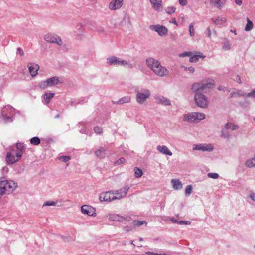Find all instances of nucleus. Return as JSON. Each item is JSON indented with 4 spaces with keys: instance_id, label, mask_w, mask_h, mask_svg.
<instances>
[{
    "instance_id": "obj_13",
    "label": "nucleus",
    "mask_w": 255,
    "mask_h": 255,
    "mask_svg": "<svg viewBox=\"0 0 255 255\" xmlns=\"http://www.w3.org/2000/svg\"><path fill=\"white\" fill-rule=\"evenodd\" d=\"M81 212L89 216L95 217L96 215V209L90 205H84L81 207Z\"/></svg>"
},
{
    "instance_id": "obj_56",
    "label": "nucleus",
    "mask_w": 255,
    "mask_h": 255,
    "mask_svg": "<svg viewBox=\"0 0 255 255\" xmlns=\"http://www.w3.org/2000/svg\"><path fill=\"white\" fill-rule=\"evenodd\" d=\"M235 80H236L237 82H238L239 83H241L240 77L238 75L237 76L236 79Z\"/></svg>"
},
{
    "instance_id": "obj_48",
    "label": "nucleus",
    "mask_w": 255,
    "mask_h": 255,
    "mask_svg": "<svg viewBox=\"0 0 255 255\" xmlns=\"http://www.w3.org/2000/svg\"><path fill=\"white\" fill-rule=\"evenodd\" d=\"M191 52H186L182 53L180 54L179 56L184 57L185 56H190L191 55Z\"/></svg>"
},
{
    "instance_id": "obj_36",
    "label": "nucleus",
    "mask_w": 255,
    "mask_h": 255,
    "mask_svg": "<svg viewBox=\"0 0 255 255\" xmlns=\"http://www.w3.org/2000/svg\"><path fill=\"white\" fill-rule=\"evenodd\" d=\"M30 143L34 145H39L40 143V139L37 137H34L31 139Z\"/></svg>"
},
{
    "instance_id": "obj_20",
    "label": "nucleus",
    "mask_w": 255,
    "mask_h": 255,
    "mask_svg": "<svg viewBox=\"0 0 255 255\" xmlns=\"http://www.w3.org/2000/svg\"><path fill=\"white\" fill-rule=\"evenodd\" d=\"M226 2V0H209V4L218 9H221Z\"/></svg>"
},
{
    "instance_id": "obj_23",
    "label": "nucleus",
    "mask_w": 255,
    "mask_h": 255,
    "mask_svg": "<svg viewBox=\"0 0 255 255\" xmlns=\"http://www.w3.org/2000/svg\"><path fill=\"white\" fill-rule=\"evenodd\" d=\"M157 150L161 153L170 156L172 155V153L170 151L168 147L166 146H160L158 145L157 146Z\"/></svg>"
},
{
    "instance_id": "obj_19",
    "label": "nucleus",
    "mask_w": 255,
    "mask_h": 255,
    "mask_svg": "<svg viewBox=\"0 0 255 255\" xmlns=\"http://www.w3.org/2000/svg\"><path fill=\"white\" fill-rule=\"evenodd\" d=\"M123 4V0H114L109 4V8L112 10L120 8Z\"/></svg>"
},
{
    "instance_id": "obj_5",
    "label": "nucleus",
    "mask_w": 255,
    "mask_h": 255,
    "mask_svg": "<svg viewBox=\"0 0 255 255\" xmlns=\"http://www.w3.org/2000/svg\"><path fill=\"white\" fill-rule=\"evenodd\" d=\"M107 63L110 65H118L123 66L125 67L132 69L133 67V65L129 61H127L125 60H122L121 59L117 57L116 56H111L107 58Z\"/></svg>"
},
{
    "instance_id": "obj_9",
    "label": "nucleus",
    "mask_w": 255,
    "mask_h": 255,
    "mask_svg": "<svg viewBox=\"0 0 255 255\" xmlns=\"http://www.w3.org/2000/svg\"><path fill=\"white\" fill-rule=\"evenodd\" d=\"M62 83L59 80V78L58 77H53L48 79L46 81H42L39 84V87L42 89H45L48 87H52L57 85L58 84Z\"/></svg>"
},
{
    "instance_id": "obj_28",
    "label": "nucleus",
    "mask_w": 255,
    "mask_h": 255,
    "mask_svg": "<svg viewBox=\"0 0 255 255\" xmlns=\"http://www.w3.org/2000/svg\"><path fill=\"white\" fill-rule=\"evenodd\" d=\"M239 96H246V94L244 92H243L241 90H237L236 91L232 92L230 94V97H239Z\"/></svg>"
},
{
    "instance_id": "obj_18",
    "label": "nucleus",
    "mask_w": 255,
    "mask_h": 255,
    "mask_svg": "<svg viewBox=\"0 0 255 255\" xmlns=\"http://www.w3.org/2000/svg\"><path fill=\"white\" fill-rule=\"evenodd\" d=\"M155 102L165 106L170 105L171 103L169 99L162 95H156L154 97Z\"/></svg>"
},
{
    "instance_id": "obj_49",
    "label": "nucleus",
    "mask_w": 255,
    "mask_h": 255,
    "mask_svg": "<svg viewBox=\"0 0 255 255\" xmlns=\"http://www.w3.org/2000/svg\"><path fill=\"white\" fill-rule=\"evenodd\" d=\"M206 36L208 37V38H211V30L210 28V27H208L207 29H206Z\"/></svg>"
},
{
    "instance_id": "obj_25",
    "label": "nucleus",
    "mask_w": 255,
    "mask_h": 255,
    "mask_svg": "<svg viewBox=\"0 0 255 255\" xmlns=\"http://www.w3.org/2000/svg\"><path fill=\"white\" fill-rule=\"evenodd\" d=\"M171 183L173 189L175 190L182 188V184L179 179H172Z\"/></svg>"
},
{
    "instance_id": "obj_55",
    "label": "nucleus",
    "mask_w": 255,
    "mask_h": 255,
    "mask_svg": "<svg viewBox=\"0 0 255 255\" xmlns=\"http://www.w3.org/2000/svg\"><path fill=\"white\" fill-rule=\"evenodd\" d=\"M132 227H128V226H126L124 227V230L125 231H126L127 232H128L129 231H131L132 230Z\"/></svg>"
},
{
    "instance_id": "obj_33",
    "label": "nucleus",
    "mask_w": 255,
    "mask_h": 255,
    "mask_svg": "<svg viewBox=\"0 0 255 255\" xmlns=\"http://www.w3.org/2000/svg\"><path fill=\"white\" fill-rule=\"evenodd\" d=\"M134 175L136 178H139L142 176L143 172L141 169L138 167H135L134 169Z\"/></svg>"
},
{
    "instance_id": "obj_2",
    "label": "nucleus",
    "mask_w": 255,
    "mask_h": 255,
    "mask_svg": "<svg viewBox=\"0 0 255 255\" xmlns=\"http://www.w3.org/2000/svg\"><path fill=\"white\" fill-rule=\"evenodd\" d=\"M147 67L157 76L164 77L168 76L169 70L160 64L157 60L153 58H148L146 61Z\"/></svg>"
},
{
    "instance_id": "obj_15",
    "label": "nucleus",
    "mask_w": 255,
    "mask_h": 255,
    "mask_svg": "<svg viewBox=\"0 0 255 255\" xmlns=\"http://www.w3.org/2000/svg\"><path fill=\"white\" fill-rule=\"evenodd\" d=\"M213 146L211 144H194L193 146V150H199L202 151H212L213 150Z\"/></svg>"
},
{
    "instance_id": "obj_3",
    "label": "nucleus",
    "mask_w": 255,
    "mask_h": 255,
    "mask_svg": "<svg viewBox=\"0 0 255 255\" xmlns=\"http://www.w3.org/2000/svg\"><path fill=\"white\" fill-rule=\"evenodd\" d=\"M25 150V148L22 143H17L15 147L7 153L5 158L7 163L8 164H13L19 161Z\"/></svg>"
},
{
    "instance_id": "obj_44",
    "label": "nucleus",
    "mask_w": 255,
    "mask_h": 255,
    "mask_svg": "<svg viewBox=\"0 0 255 255\" xmlns=\"http://www.w3.org/2000/svg\"><path fill=\"white\" fill-rule=\"evenodd\" d=\"M70 159L71 158L69 156H61L59 157V160L64 162H66L67 161L70 160Z\"/></svg>"
},
{
    "instance_id": "obj_1",
    "label": "nucleus",
    "mask_w": 255,
    "mask_h": 255,
    "mask_svg": "<svg viewBox=\"0 0 255 255\" xmlns=\"http://www.w3.org/2000/svg\"><path fill=\"white\" fill-rule=\"evenodd\" d=\"M214 85L213 79H208L202 80L199 83H195L192 86L191 89L195 93L194 99L196 104L199 107L205 108L208 107L209 101L207 97L201 92H205Z\"/></svg>"
},
{
    "instance_id": "obj_31",
    "label": "nucleus",
    "mask_w": 255,
    "mask_h": 255,
    "mask_svg": "<svg viewBox=\"0 0 255 255\" xmlns=\"http://www.w3.org/2000/svg\"><path fill=\"white\" fill-rule=\"evenodd\" d=\"M245 165L248 167H253L255 166V157L251 159L248 160L246 163Z\"/></svg>"
},
{
    "instance_id": "obj_61",
    "label": "nucleus",
    "mask_w": 255,
    "mask_h": 255,
    "mask_svg": "<svg viewBox=\"0 0 255 255\" xmlns=\"http://www.w3.org/2000/svg\"><path fill=\"white\" fill-rule=\"evenodd\" d=\"M118 195H117V194H112V196L113 197H118Z\"/></svg>"
},
{
    "instance_id": "obj_24",
    "label": "nucleus",
    "mask_w": 255,
    "mask_h": 255,
    "mask_svg": "<svg viewBox=\"0 0 255 255\" xmlns=\"http://www.w3.org/2000/svg\"><path fill=\"white\" fill-rule=\"evenodd\" d=\"M54 93L50 92H46L42 96V101L45 104H48L51 99L54 97Z\"/></svg>"
},
{
    "instance_id": "obj_8",
    "label": "nucleus",
    "mask_w": 255,
    "mask_h": 255,
    "mask_svg": "<svg viewBox=\"0 0 255 255\" xmlns=\"http://www.w3.org/2000/svg\"><path fill=\"white\" fill-rule=\"evenodd\" d=\"M150 96V91L147 89L142 88L136 91V101L142 104Z\"/></svg>"
},
{
    "instance_id": "obj_38",
    "label": "nucleus",
    "mask_w": 255,
    "mask_h": 255,
    "mask_svg": "<svg viewBox=\"0 0 255 255\" xmlns=\"http://www.w3.org/2000/svg\"><path fill=\"white\" fill-rule=\"evenodd\" d=\"M189 33L191 36H193L195 35V29L194 28V23H191L189 25Z\"/></svg>"
},
{
    "instance_id": "obj_29",
    "label": "nucleus",
    "mask_w": 255,
    "mask_h": 255,
    "mask_svg": "<svg viewBox=\"0 0 255 255\" xmlns=\"http://www.w3.org/2000/svg\"><path fill=\"white\" fill-rule=\"evenodd\" d=\"M225 128L226 129L235 130L238 128V126L235 125L234 123L228 122L225 125Z\"/></svg>"
},
{
    "instance_id": "obj_63",
    "label": "nucleus",
    "mask_w": 255,
    "mask_h": 255,
    "mask_svg": "<svg viewBox=\"0 0 255 255\" xmlns=\"http://www.w3.org/2000/svg\"><path fill=\"white\" fill-rule=\"evenodd\" d=\"M213 33L214 34V35H216V31L215 30H214L213 31Z\"/></svg>"
},
{
    "instance_id": "obj_62",
    "label": "nucleus",
    "mask_w": 255,
    "mask_h": 255,
    "mask_svg": "<svg viewBox=\"0 0 255 255\" xmlns=\"http://www.w3.org/2000/svg\"><path fill=\"white\" fill-rule=\"evenodd\" d=\"M231 32H233V33H234V34H235V35H236V34H237V33H236V31H232V30H231Z\"/></svg>"
},
{
    "instance_id": "obj_6",
    "label": "nucleus",
    "mask_w": 255,
    "mask_h": 255,
    "mask_svg": "<svg viewBox=\"0 0 255 255\" xmlns=\"http://www.w3.org/2000/svg\"><path fill=\"white\" fill-rule=\"evenodd\" d=\"M205 118L203 113L192 112L184 115L183 120L187 122H197Z\"/></svg>"
},
{
    "instance_id": "obj_46",
    "label": "nucleus",
    "mask_w": 255,
    "mask_h": 255,
    "mask_svg": "<svg viewBox=\"0 0 255 255\" xmlns=\"http://www.w3.org/2000/svg\"><path fill=\"white\" fill-rule=\"evenodd\" d=\"M246 97L255 98V88L246 94Z\"/></svg>"
},
{
    "instance_id": "obj_16",
    "label": "nucleus",
    "mask_w": 255,
    "mask_h": 255,
    "mask_svg": "<svg viewBox=\"0 0 255 255\" xmlns=\"http://www.w3.org/2000/svg\"><path fill=\"white\" fill-rule=\"evenodd\" d=\"M152 8L156 11L161 12L163 10L162 0H149Z\"/></svg>"
},
{
    "instance_id": "obj_51",
    "label": "nucleus",
    "mask_w": 255,
    "mask_h": 255,
    "mask_svg": "<svg viewBox=\"0 0 255 255\" xmlns=\"http://www.w3.org/2000/svg\"><path fill=\"white\" fill-rule=\"evenodd\" d=\"M17 53L19 54L20 56H23L24 54V52L23 50L21 48H18L17 49Z\"/></svg>"
},
{
    "instance_id": "obj_37",
    "label": "nucleus",
    "mask_w": 255,
    "mask_h": 255,
    "mask_svg": "<svg viewBox=\"0 0 255 255\" xmlns=\"http://www.w3.org/2000/svg\"><path fill=\"white\" fill-rule=\"evenodd\" d=\"M144 224H147L145 221H134L133 222V227H139Z\"/></svg>"
},
{
    "instance_id": "obj_32",
    "label": "nucleus",
    "mask_w": 255,
    "mask_h": 255,
    "mask_svg": "<svg viewBox=\"0 0 255 255\" xmlns=\"http://www.w3.org/2000/svg\"><path fill=\"white\" fill-rule=\"evenodd\" d=\"M222 48L224 50H229L231 49V44L229 40H226L222 43Z\"/></svg>"
},
{
    "instance_id": "obj_21",
    "label": "nucleus",
    "mask_w": 255,
    "mask_h": 255,
    "mask_svg": "<svg viewBox=\"0 0 255 255\" xmlns=\"http://www.w3.org/2000/svg\"><path fill=\"white\" fill-rule=\"evenodd\" d=\"M28 67L29 73L32 77L35 76L37 74V71L39 69V65L35 63H28Z\"/></svg>"
},
{
    "instance_id": "obj_14",
    "label": "nucleus",
    "mask_w": 255,
    "mask_h": 255,
    "mask_svg": "<svg viewBox=\"0 0 255 255\" xmlns=\"http://www.w3.org/2000/svg\"><path fill=\"white\" fill-rule=\"evenodd\" d=\"M113 191H106L101 193L99 197V200L101 202H110L114 201V197L112 196Z\"/></svg>"
},
{
    "instance_id": "obj_59",
    "label": "nucleus",
    "mask_w": 255,
    "mask_h": 255,
    "mask_svg": "<svg viewBox=\"0 0 255 255\" xmlns=\"http://www.w3.org/2000/svg\"><path fill=\"white\" fill-rule=\"evenodd\" d=\"M171 221L173 222V223H178L179 224V221H178L177 220L174 219V218H172L171 219Z\"/></svg>"
},
{
    "instance_id": "obj_4",
    "label": "nucleus",
    "mask_w": 255,
    "mask_h": 255,
    "mask_svg": "<svg viewBox=\"0 0 255 255\" xmlns=\"http://www.w3.org/2000/svg\"><path fill=\"white\" fill-rule=\"evenodd\" d=\"M17 187V184L13 180H0V198L4 194H11Z\"/></svg>"
},
{
    "instance_id": "obj_7",
    "label": "nucleus",
    "mask_w": 255,
    "mask_h": 255,
    "mask_svg": "<svg viewBox=\"0 0 255 255\" xmlns=\"http://www.w3.org/2000/svg\"><path fill=\"white\" fill-rule=\"evenodd\" d=\"M14 114V109L9 105L4 107L1 111V119L5 122H10Z\"/></svg>"
},
{
    "instance_id": "obj_10",
    "label": "nucleus",
    "mask_w": 255,
    "mask_h": 255,
    "mask_svg": "<svg viewBox=\"0 0 255 255\" xmlns=\"http://www.w3.org/2000/svg\"><path fill=\"white\" fill-rule=\"evenodd\" d=\"M150 30L156 31L161 37L166 36L168 32V29L164 26L159 24L151 25L149 26Z\"/></svg>"
},
{
    "instance_id": "obj_54",
    "label": "nucleus",
    "mask_w": 255,
    "mask_h": 255,
    "mask_svg": "<svg viewBox=\"0 0 255 255\" xmlns=\"http://www.w3.org/2000/svg\"><path fill=\"white\" fill-rule=\"evenodd\" d=\"M235 2L238 5H241L242 4V0H235Z\"/></svg>"
},
{
    "instance_id": "obj_64",
    "label": "nucleus",
    "mask_w": 255,
    "mask_h": 255,
    "mask_svg": "<svg viewBox=\"0 0 255 255\" xmlns=\"http://www.w3.org/2000/svg\"><path fill=\"white\" fill-rule=\"evenodd\" d=\"M254 121L255 122V117L254 118Z\"/></svg>"
},
{
    "instance_id": "obj_26",
    "label": "nucleus",
    "mask_w": 255,
    "mask_h": 255,
    "mask_svg": "<svg viewBox=\"0 0 255 255\" xmlns=\"http://www.w3.org/2000/svg\"><path fill=\"white\" fill-rule=\"evenodd\" d=\"M131 97L130 96H125L124 97L121 98L120 99L118 100L116 102H115L114 103L116 104L122 105L124 103H128L130 102Z\"/></svg>"
},
{
    "instance_id": "obj_43",
    "label": "nucleus",
    "mask_w": 255,
    "mask_h": 255,
    "mask_svg": "<svg viewBox=\"0 0 255 255\" xmlns=\"http://www.w3.org/2000/svg\"><path fill=\"white\" fill-rule=\"evenodd\" d=\"M192 190V186L190 185L187 186L185 190L186 195H189L191 193Z\"/></svg>"
},
{
    "instance_id": "obj_58",
    "label": "nucleus",
    "mask_w": 255,
    "mask_h": 255,
    "mask_svg": "<svg viewBox=\"0 0 255 255\" xmlns=\"http://www.w3.org/2000/svg\"><path fill=\"white\" fill-rule=\"evenodd\" d=\"M188 70L190 72H194V71H195V69L193 67H190L189 68H188Z\"/></svg>"
},
{
    "instance_id": "obj_34",
    "label": "nucleus",
    "mask_w": 255,
    "mask_h": 255,
    "mask_svg": "<svg viewBox=\"0 0 255 255\" xmlns=\"http://www.w3.org/2000/svg\"><path fill=\"white\" fill-rule=\"evenodd\" d=\"M202 57L204 58V56L201 55H195L193 56H191L190 58V61L191 62H197L200 58Z\"/></svg>"
},
{
    "instance_id": "obj_11",
    "label": "nucleus",
    "mask_w": 255,
    "mask_h": 255,
    "mask_svg": "<svg viewBox=\"0 0 255 255\" xmlns=\"http://www.w3.org/2000/svg\"><path fill=\"white\" fill-rule=\"evenodd\" d=\"M44 40L48 42L56 43L58 45L62 44V41L57 35L53 33H48L44 36Z\"/></svg>"
},
{
    "instance_id": "obj_30",
    "label": "nucleus",
    "mask_w": 255,
    "mask_h": 255,
    "mask_svg": "<svg viewBox=\"0 0 255 255\" xmlns=\"http://www.w3.org/2000/svg\"><path fill=\"white\" fill-rule=\"evenodd\" d=\"M246 20L247 23L245 26V30L246 31H249L253 29V24L248 17L247 18Z\"/></svg>"
},
{
    "instance_id": "obj_52",
    "label": "nucleus",
    "mask_w": 255,
    "mask_h": 255,
    "mask_svg": "<svg viewBox=\"0 0 255 255\" xmlns=\"http://www.w3.org/2000/svg\"><path fill=\"white\" fill-rule=\"evenodd\" d=\"M190 223H191L190 221H180L179 222V224L189 225V224H190Z\"/></svg>"
},
{
    "instance_id": "obj_12",
    "label": "nucleus",
    "mask_w": 255,
    "mask_h": 255,
    "mask_svg": "<svg viewBox=\"0 0 255 255\" xmlns=\"http://www.w3.org/2000/svg\"><path fill=\"white\" fill-rule=\"evenodd\" d=\"M129 189V187L128 186H126L123 188H120L119 190H116L113 191V194H117L119 195L118 197H115L114 198L115 200H120L123 198H124Z\"/></svg>"
},
{
    "instance_id": "obj_47",
    "label": "nucleus",
    "mask_w": 255,
    "mask_h": 255,
    "mask_svg": "<svg viewBox=\"0 0 255 255\" xmlns=\"http://www.w3.org/2000/svg\"><path fill=\"white\" fill-rule=\"evenodd\" d=\"M95 132L98 134H100L102 132V129L99 127H95L94 128Z\"/></svg>"
},
{
    "instance_id": "obj_42",
    "label": "nucleus",
    "mask_w": 255,
    "mask_h": 255,
    "mask_svg": "<svg viewBox=\"0 0 255 255\" xmlns=\"http://www.w3.org/2000/svg\"><path fill=\"white\" fill-rule=\"evenodd\" d=\"M56 205V203L55 202L52 201H48L44 202L43 205V207L47 206H55Z\"/></svg>"
},
{
    "instance_id": "obj_27",
    "label": "nucleus",
    "mask_w": 255,
    "mask_h": 255,
    "mask_svg": "<svg viewBox=\"0 0 255 255\" xmlns=\"http://www.w3.org/2000/svg\"><path fill=\"white\" fill-rule=\"evenodd\" d=\"M105 152H106V150L104 148L101 147L100 149L96 150L95 152V153L96 156L98 158L102 159V158H105Z\"/></svg>"
},
{
    "instance_id": "obj_53",
    "label": "nucleus",
    "mask_w": 255,
    "mask_h": 255,
    "mask_svg": "<svg viewBox=\"0 0 255 255\" xmlns=\"http://www.w3.org/2000/svg\"><path fill=\"white\" fill-rule=\"evenodd\" d=\"M250 197L253 201H255V193H251Z\"/></svg>"
},
{
    "instance_id": "obj_35",
    "label": "nucleus",
    "mask_w": 255,
    "mask_h": 255,
    "mask_svg": "<svg viewBox=\"0 0 255 255\" xmlns=\"http://www.w3.org/2000/svg\"><path fill=\"white\" fill-rule=\"evenodd\" d=\"M221 137L229 139L231 137V134L229 132L224 129H222L221 131Z\"/></svg>"
},
{
    "instance_id": "obj_40",
    "label": "nucleus",
    "mask_w": 255,
    "mask_h": 255,
    "mask_svg": "<svg viewBox=\"0 0 255 255\" xmlns=\"http://www.w3.org/2000/svg\"><path fill=\"white\" fill-rule=\"evenodd\" d=\"M125 159L123 157L120 158L118 160H117L116 161L114 162V165H119L120 164H123L125 162Z\"/></svg>"
},
{
    "instance_id": "obj_45",
    "label": "nucleus",
    "mask_w": 255,
    "mask_h": 255,
    "mask_svg": "<svg viewBox=\"0 0 255 255\" xmlns=\"http://www.w3.org/2000/svg\"><path fill=\"white\" fill-rule=\"evenodd\" d=\"M145 254L147 255H167L165 253H154L150 251H147L145 252Z\"/></svg>"
},
{
    "instance_id": "obj_22",
    "label": "nucleus",
    "mask_w": 255,
    "mask_h": 255,
    "mask_svg": "<svg viewBox=\"0 0 255 255\" xmlns=\"http://www.w3.org/2000/svg\"><path fill=\"white\" fill-rule=\"evenodd\" d=\"M213 23L217 26H221L225 24L227 19L225 17H220L218 16L215 18H213L211 19Z\"/></svg>"
},
{
    "instance_id": "obj_50",
    "label": "nucleus",
    "mask_w": 255,
    "mask_h": 255,
    "mask_svg": "<svg viewBox=\"0 0 255 255\" xmlns=\"http://www.w3.org/2000/svg\"><path fill=\"white\" fill-rule=\"evenodd\" d=\"M179 2L180 4L182 6L186 5L188 3L187 0H179Z\"/></svg>"
},
{
    "instance_id": "obj_17",
    "label": "nucleus",
    "mask_w": 255,
    "mask_h": 255,
    "mask_svg": "<svg viewBox=\"0 0 255 255\" xmlns=\"http://www.w3.org/2000/svg\"><path fill=\"white\" fill-rule=\"evenodd\" d=\"M110 221L123 222V221H129V218L121 216L119 214H110L106 216Z\"/></svg>"
},
{
    "instance_id": "obj_39",
    "label": "nucleus",
    "mask_w": 255,
    "mask_h": 255,
    "mask_svg": "<svg viewBox=\"0 0 255 255\" xmlns=\"http://www.w3.org/2000/svg\"><path fill=\"white\" fill-rule=\"evenodd\" d=\"M175 7L174 6H168L166 8L165 11L168 14H172L174 13L175 11Z\"/></svg>"
},
{
    "instance_id": "obj_41",
    "label": "nucleus",
    "mask_w": 255,
    "mask_h": 255,
    "mask_svg": "<svg viewBox=\"0 0 255 255\" xmlns=\"http://www.w3.org/2000/svg\"><path fill=\"white\" fill-rule=\"evenodd\" d=\"M207 176L210 178L218 179L219 177V175L218 174L216 173H208L207 174Z\"/></svg>"
},
{
    "instance_id": "obj_60",
    "label": "nucleus",
    "mask_w": 255,
    "mask_h": 255,
    "mask_svg": "<svg viewBox=\"0 0 255 255\" xmlns=\"http://www.w3.org/2000/svg\"><path fill=\"white\" fill-rule=\"evenodd\" d=\"M172 23L174 24L177 25V22H176V20L175 19L172 20Z\"/></svg>"
},
{
    "instance_id": "obj_57",
    "label": "nucleus",
    "mask_w": 255,
    "mask_h": 255,
    "mask_svg": "<svg viewBox=\"0 0 255 255\" xmlns=\"http://www.w3.org/2000/svg\"><path fill=\"white\" fill-rule=\"evenodd\" d=\"M226 88L225 87H223L222 86H219L218 87V89L219 90H223V91H224L225 90V89Z\"/></svg>"
}]
</instances>
